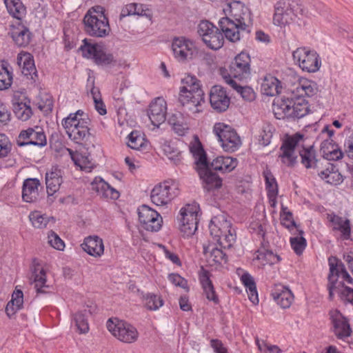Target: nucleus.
<instances>
[{
    "instance_id": "nucleus-1",
    "label": "nucleus",
    "mask_w": 353,
    "mask_h": 353,
    "mask_svg": "<svg viewBox=\"0 0 353 353\" xmlns=\"http://www.w3.org/2000/svg\"><path fill=\"white\" fill-rule=\"evenodd\" d=\"M230 17H222L219 21V29L208 21H201L198 25L197 32L206 46L212 50L220 49L225 38L231 42L240 40L243 32L251 23V13L248 7L240 1H233L228 5Z\"/></svg>"
},
{
    "instance_id": "nucleus-2",
    "label": "nucleus",
    "mask_w": 353,
    "mask_h": 353,
    "mask_svg": "<svg viewBox=\"0 0 353 353\" xmlns=\"http://www.w3.org/2000/svg\"><path fill=\"white\" fill-rule=\"evenodd\" d=\"M210 235L221 248L209 245L203 248V252L210 265L227 262V256L221 248L229 249L236 241V232L231 223L223 215L213 217L209 225Z\"/></svg>"
},
{
    "instance_id": "nucleus-3",
    "label": "nucleus",
    "mask_w": 353,
    "mask_h": 353,
    "mask_svg": "<svg viewBox=\"0 0 353 353\" xmlns=\"http://www.w3.org/2000/svg\"><path fill=\"white\" fill-rule=\"evenodd\" d=\"M180 88L179 101L187 110L192 114L202 112L201 106L204 103V92L201 88L199 81L192 75L185 77Z\"/></svg>"
},
{
    "instance_id": "nucleus-4",
    "label": "nucleus",
    "mask_w": 353,
    "mask_h": 353,
    "mask_svg": "<svg viewBox=\"0 0 353 353\" xmlns=\"http://www.w3.org/2000/svg\"><path fill=\"white\" fill-rule=\"evenodd\" d=\"M90 120L88 114L81 110L69 114L61 121V125L68 138L78 144L88 141L90 137Z\"/></svg>"
},
{
    "instance_id": "nucleus-5",
    "label": "nucleus",
    "mask_w": 353,
    "mask_h": 353,
    "mask_svg": "<svg viewBox=\"0 0 353 353\" xmlns=\"http://www.w3.org/2000/svg\"><path fill=\"white\" fill-rule=\"evenodd\" d=\"M101 6H94L88 10L83 17L85 31L91 37L103 38L111 31L108 18Z\"/></svg>"
},
{
    "instance_id": "nucleus-6",
    "label": "nucleus",
    "mask_w": 353,
    "mask_h": 353,
    "mask_svg": "<svg viewBox=\"0 0 353 353\" xmlns=\"http://www.w3.org/2000/svg\"><path fill=\"white\" fill-rule=\"evenodd\" d=\"M273 111L279 119H300L308 113L309 106L305 98L292 95L290 98L281 99L274 103Z\"/></svg>"
},
{
    "instance_id": "nucleus-7",
    "label": "nucleus",
    "mask_w": 353,
    "mask_h": 353,
    "mask_svg": "<svg viewBox=\"0 0 353 353\" xmlns=\"http://www.w3.org/2000/svg\"><path fill=\"white\" fill-rule=\"evenodd\" d=\"M303 8L296 0H280L274 6L273 23L285 27L292 23L299 14H302Z\"/></svg>"
},
{
    "instance_id": "nucleus-8",
    "label": "nucleus",
    "mask_w": 353,
    "mask_h": 353,
    "mask_svg": "<svg viewBox=\"0 0 353 353\" xmlns=\"http://www.w3.org/2000/svg\"><path fill=\"white\" fill-rule=\"evenodd\" d=\"M225 83L229 84V79L245 82L250 77V57L248 54L241 52L235 57L230 65L229 72H221Z\"/></svg>"
},
{
    "instance_id": "nucleus-9",
    "label": "nucleus",
    "mask_w": 353,
    "mask_h": 353,
    "mask_svg": "<svg viewBox=\"0 0 353 353\" xmlns=\"http://www.w3.org/2000/svg\"><path fill=\"white\" fill-rule=\"evenodd\" d=\"M172 50L174 59L181 63H186L196 59L199 54V49L194 41L185 37L173 38Z\"/></svg>"
},
{
    "instance_id": "nucleus-10",
    "label": "nucleus",
    "mask_w": 353,
    "mask_h": 353,
    "mask_svg": "<svg viewBox=\"0 0 353 353\" xmlns=\"http://www.w3.org/2000/svg\"><path fill=\"white\" fill-rule=\"evenodd\" d=\"M213 132L225 152L236 151L242 144L241 137L236 131L223 123H215L213 127Z\"/></svg>"
},
{
    "instance_id": "nucleus-11",
    "label": "nucleus",
    "mask_w": 353,
    "mask_h": 353,
    "mask_svg": "<svg viewBox=\"0 0 353 353\" xmlns=\"http://www.w3.org/2000/svg\"><path fill=\"white\" fill-rule=\"evenodd\" d=\"M108 331L123 343H132L139 336L135 327L126 321L118 319H109L106 323Z\"/></svg>"
},
{
    "instance_id": "nucleus-12",
    "label": "nucleus",
    "mask_w": 353,
    "mask_h": 353,
    "mask_svg": "<svg viewBox=\"0 0 353 353\" xmlns=\"http://www.w3.org/2000/svg\"><path fill=\"white\" fill-rule=\"evenodd\" d=\"M294 63L303 70L307 72H317L321 65L318 53L305 47L298 48L292 53Z\"/></svg>"
},
{
    "instance_id": "nucleus-13",
    "label": "nucleus",
    "mask_w": 353,
    "mask_h": 353,
    "mask_svg": "<svg viewBox=\"0 0 353 353\" xmlns=\"http://www.w3.org/2000/svg\"><path fill=\"white\" fill-rule=\"evenodd\" d=\"M83 45L80 48L84 57L92 58L99 65H109L116 63L114 55L101 43H90L88 39L83 41Z\"/></svg>"
},
{
    "instance_id": "nucleus-14",
    "label": "nucleus",
    "mask_w": 353,
    "mask_h": 353,
    "mask_svg": "<svg viewBox=\"0 0 353 353\" xmlns=\"http://www.w3.org/2000/svg\"><path fill=\"white\" fill-rule=\"evenodd\" d=\"M179 194L178 184L173 181H165L156 185L151 191L152 202L157 206H165Z\"/></svg>"
},
{
    "instance_id": "nucleus-15",
    "label": "nucleus",
    "mask_w": 353,
    "mask_h": 353,
    "mask_svg": "<svg viewBox=\"0 0 353 353\" xmlns=\"http://www.w3.org/2000/svg\"><path fill=\"white\" fill-rule=\"evenodd\" d=\"M304 144V137L300 133H296L288 137L281 146L279 158L283 163L288 166H294L296 163L297 148Z\"/></svg>"
},
{
    "instance_id": "nucleus-16",
    "label": "nucleus",
    "mask_w": 353,
    "mask_h": 353,
    "mask_svg": "<svg viewBox=\"0 0 353 353\" xmlns=\"http://www.w3.org/2000/svg\"><path fill=\"white\" fill-rule=\"evenodd\" d=\"M199 205L194 203L188 204L180 210V230L186 236L194 234L198 228Z\"/></svg>"
},
{
    "instance_id": "nucleus-17",
    "label": "nucleus",
    "mask_w": 353,
    "mask_h": 353,
    "mask_svg": "<svg viewBox=\"0 0 353 353\" xmlns=\"http://www.w3.org/2000/svg\"><path fill=\"white\" fill-rule=\"evenodd\" d=\"M322 134H327V138L321 143L320 152L324 159L328 161H338L343 158V152L341 148L336 144L332 137L334 132L330 128V126L325 125L321 131Z\"/></svg>"
},
{
    "instance_id": "nucleus-18",
    "label": "nucleus",
    "mask_w": 353,
    "mask_h": 353,
    "mask_svg": "<svg viewBox=\"0 0 353 353\" xmlns=\"http://www.w3.org/2000/svg\"><path fill=\"white\" fill-rule=\"evenodd\" d=\"M139 220L148 231L157 232L162 226V217L150 207L143 205L138 209Z\"/></svg>"
},
{
    "instance_id": "nucleus-19",
    "label": "nucleus",
    "mask_w": 353,
    "mask_h": 353,
    "mask_svg": "<svg viewBox=\"0 0 353 353\" xmlns=\"http://www.w3.org/2000/svg\"><path fill=\"white\" fill-rule=\"evenodd\" d=\"M17 144L19 147L28 145L43 147L47 144V140L43 129L36 126L22 130L17 137Z\"/></svg>"
},
{
    "instance_id": "nucleus-20",
    "label": "nucleus",
    "mask_w": 353,
    "mask_h": 353,
    "mask_svg": "<svg viewBox=\"0 0 353 353\" xmlns=\"http://www.w3.org/2000/svg\"><path fill=\"white\" fill-rule=\"evenodd\" d=\"M329 314L336 337L344 339L350 336L352 330L348 320L338 310H330Z\"/></svg>"
},
{
    "instance_id": "nucleus-21",
    "label": "nucleus",
    "mask_w": 353,
    "mask_h": 353,
    "mask_svg": "<svg viewBox=\"0 0 353 353\" xmlns=\"http://www.w3.org/2000/svg\"><path fill=\"white\" fill-rule=\"evenodd\" d=\"M327 219L329 222L328 226L332 231L340 232L341 237L343 240L350 239L352 228L350 219L340 216L334 212L327 214Z\"/></svg>"
},
{
    "instance_id": "nucleus-22",
    "label": "nucleus",
    "mask_w": 353,
    "mask_h": 353,
    "mask_svg": "<svg viewBox=\"0 0 353 353\" xmlns=\"http://www.w3.org/2000/svg\"><path fill=\"white\" fill-rule=\"evenodd\" d=\"M210 102L214 110L218 112H222L228 108L230 99L223 87L214 85L211 88L210 92Z\"/></svg>"
},
{
    "instance_id": "nucleus-23",
    "label": "nucleus",
    "mask_w": 353,
    "mask_h": 353,
    "mask_svg": "<svg viewBox=\"0 0 353 353\" xmlns=\"http://www.w3.org/2000/svg\"><path fill=\"white\" fill-rule=\"evenodd\" d=\"M167 104L162 97L152 101L148 111V117L154 126L159 127L165 120Z\"/></svg>"
},
{
    "instance_id": "nucleus-24",
    "label": "nucleus",
    "mask_w": 353,
    "mask_h": 353,
    "mask_svg": "<svg viewBox=\"0 0 353 353\" xmlns=\"http://www.w3.org/2000/svg\"><path fill=\"white\" fill-rule=\"evenodd\" d=\"M196 170L202 180L203 188L207 192L218 190L222 186V179L210 170L208 165L199 168Z\"/></svg>"
},
{
    "instance_id": "nucleus-25",
    "label": "nucleus",
    "mask_w": 353,
    "mask_h": 353,
    "mask_svg": "<svg viewBox=\"0 0 353 353\" xmlns=\"http://www.w3.org/2000/svg\"><path fill=\"white\" fill-rule=\"evenodd\" d=\"M330 274L328 281L336 283L338 278H341L347 283H352L353 279L345 270L344 265L339 262L336 257L330 256L328 259Z\"/></svg>"
},
{
    "instance_id": "nucleus-26",
    "label": "nucleus",
    "mask_w": 353,
    "mask_h": 353,
    "mask_svg": "<svg viewBox=\"0 0 353 353\" xmlns=\"http://www.w3.org/2000/svg\"><path fill=\"white\" fill-rule=\"evenodd\" d=\"M292 96L297 97H312L317 92L316 84L307 79H300L288 88Z\"/></svg>"
},
{
    "instance_id": "nucleus-27",
    "label": "nucleus",
    "mask_w": 353,
    "mask_h": 353,
    "mask_svg": "<svg viewBox=\"0 0 353 353\" xmlns=\"http://www.w3.org/2000/svg\"><path fill=\"white\" fill-rule=\"evenodd\" d=\"M271 296L276 303L283 309L290 307L294 301V294L288 287L276 284L271 292Z\"/></svg>"
},
{
    "instance_id": "nucleus-28",
    "label": "nucleus",
    "mask_w": 353,
    "mask_h": 353,
    "mask_svg": "<svg viewBox=\"0 0 353 353\" xmlns=\"http://www.w3.org/2000/svg\"><path fill=\"white\" fill-rule=\"evenodd\" d=\"M91 188L99 196L103 198L117 199L119 196V192L100 176L94 178L91 183Z\"/></svg>"
},
{
    "instance_id": "nucleus-29",
    "label": "nucleus",
    "mask_w": 353,
    "mask_h": 353,
    "mask_svg": "<svg viewBox=\"0 0 353 353\" xmlns=\"http://www.w3.org/2000/svg\"><path fill=\"white\" fill-rule=\"evenodd\" d=\"M81 248L86 253L95 258L101 257L104 253L103 241L98 236L85 237Z\"/></svg>"
},
{
    "instance_id": "nucleus-30",
    "label": "nucleus",
    "mask_w": 353,
    "mask_h": 353,
    "mask_svg": "<svg viewBox=\"0 0 353 353\" xmlns=\"http://www.w3.org/2000/svg\"><path fill=\"white\" fill-rule=\"evenodd\" d=\"M41 183L37 178H28L24 180L22 186V198L27 203L36 201L39 198V188Z\"/></svg>"
},
{
    "instance_id": "nucleus-31",
    "label": "nucleus",
    "mask_w": 353,
    "mask_h": 353,
    "mask_svg": "<svg viewBox=\"0 0 353 353\" xmlns=\"http://www.w3.org/2000/svg\"><path fill=\"white\" fill-rule=\"evenodd\" d=\"M62 183L63 173L61 170L52 168L50 172H46V184L48 197L59 190Z\"/></svg>"
},
{
    "instance_id": "nucleus-32",
    "label": "nucleus",
    "mask_w": 353,
    "mask_h": 353,
    "mask_svg": "<svg viewBox=\"0 0 353 353\" xmlns=\"http://www.w3.org/2000/svg\"><path fill=\"white\" fill-rule=\"evenodd\" d=\"M30 279L37 294L47 292L49 285L46 284V273L39 265L34 266Z\"/></svg>"
},
{
    "instance_id": "nucleus-33",
    "label": "nucleus",
    "mask_w": 353,
    "mask_h": 353,
    "mask_svg": "<svg viewBox=\"0 0 353 353\" xmlns=\"http://www.w3.org/2000/svg\"><path fill=\"white\" fill-rule=\"evenodd\" d=\"M199 280L206 299L212 301L214 304H218L219 303V296L210 279V273L206 270H203L200 274Z\"/></svg>"
},
{
    "instance_id": "nucleus-34",
    "label": "nucleus",
    "mask_w": 353,
    "mask_h": 353,
    "mask_svg": "<svg viewBox=\"0 0 353 353\" xmlns=\"http://www.w3.org/2000/svg\"><path fill=\"white\" fill-rule=\"evenodd\" d=\"M10 34L17 46L25 47L30 41L31 33L28 28L19 24L17 26H12Z\"/></svg>"
},
{
    "instance_id": "nucleus-35",
    "label": "nucleus",
    "mask_w": 353,
    "mask_h": 353,
    "mask_svg": "<svg viewBox=\"0 0 353 353\" xmlns=\"http://www.w3.org/2000/svg\"><path fill=\"white\" fill-rule=\"evenodd\" d=\"M168 123L179 136L185 135L189 130L186 118L179 112L174 113L170 117Z\"/></svg>"
},
{
    "instance_id": "nucleus-36",
    "label": "nucleus",
    "mask_w": 353,
    "mask_h": 353,
    "mask_svg": "<svg viewBox=\"0 0 353 353\" xmlns=\"http://www.w3.org/2000/svg\"><path fill=\"white\" fill-rule=\"evenodd\" d=\"M237 166V160L230 157L219 156L213 159L211 168L222 173L230 172Z\"/></svg>"
},
{
    "instance_id": "nucleus-37",
    "label": "nucleus",
    "mask_w": 353,
    "mask_h": 353,
    "mask_svg": "<svg viewBox=\"0 0 353 353\" xmlns=\"http://www.w3.org/2000/svg\"><path fill=\"white\" fill-rule=\"evenodd\" d=\"M261 92L267 96H275L281 92V82L271 74L265 75L261 83Z\"/></svg>"
},
{
    "instance_id": "nucleus-38",
    "label": "nucleus",
    "mask_w": 353,
    "mask_h": 353,
    "mask_svg": "<svg viewBox=\"0 0 353 353\" xmlns=\"http://www.w3.org/2000/svg\"><path fill=\"white\" fill-rule=\"evenodd\" d=\"M298 152L301 159V163L306 168H318L319 160L316 159V151L313 145H310L307 148L302 146L301 150H299Z\"/></svg>"
},
{
    "instance_id": "nucleus-39",
    "label": "nucleus",
    "mask_w": 353,
    "mask_h": 353,
    "mask_svg": "<svg viewBox=\"0 0 353 353\" xmlns=\"http://www.w3.org/2000/svg\"><path fill=\"white\" fill-rule=\"evenodd\" d=\"M327 164L326 169L319 172L318 175L329 184L334 185L341 184L343 181L342 175L333 164Z\"/></svg>"
},
{
    "instance_id": "nucleus-40",
    "label": "nucleus",
    "mask_w": 353,
    "mask_h": 353,
    "mask_svg": "<svg viewBox=\"0 0 353 353\" xmlns=\"http://www.w3.org/2000/svg\"><path fill=\"white\" fill-rule=\"evenodd\" d=\"M241 281L246 288L250 301L254 305L258 304V292L253 277L246 272L241 276Z\"/></svg>"
},
{
    "instance_id": "nucleus-41",
    "label": "nucleus",
    "mask_w": 353,
    "mask_h": 353,
    "mask_svg": "<svg viewBox=\"0 0 353 353\" xmlns=\"http://www.w3.org/2000/svg\"><path fill=\"white\" fill-rule=\"evenodd\" d=\"M17 63L22 68V72L28 76L35 72L33 57L28 52H21L17 56Z\"/></svg>"
},
{
    "instance_id": "nucleus-42",
    "label": "nucleus",
    "mask_w": 353,
    "mask_h": 353,
    "mask_svg": "<svg viewBox=\"0 0 353 353\" xmlns=\"http://www.w3.org/2000/svg\"><path fill=\"white\" fill-rule=\"evenodd\" d=\"M12 68L6 61L0 62V90L8 89L12 83Z\"/></svg>"
},
{
    "instance_id": "nucleus-43",
    "label": "nucleus",
    "mask_w": 353,
    "mask_h": 353,
    "mask_svg": "<svg viewBox=\"0 0 353 353\" xmlns=\"http://www.w3.org/2000/svg\"><path fill=\"white\" fill-rule=\"evenodd\" d=\"M161 149L163 154L174 164H178L181 161V152L174 143L164 141L161 144Z\"/></svg>"
},
{
    "instance_id": "nucleus-44",
    "label": "nucleus",
    "mask_w": 353,
    "mask_h": 353,
    "mask_svg": "<svg viewBox=\"0 0 353 353\" xmlns=\"http://www.w3.org/2000/svg\"><path fill=\"white\" fill-rule=\"evenodd\" d=\"M243 82L236 81V80L229 79V85L239 93L241 97L248 101H252L255 99V92L253 89L249 86L243 85Z\"/></svg>"
},
{
    "instance_id": "nucleus-45",
    "label": "nucleus",
    "mask_w": 353,
    "mask_h": 353,
    "mask_svg": "<svg viewBox=\"0 0 353 353\" xmlns=\"http://www.w3.org/2000/svg\"><path fill=\"white\" fill-rule=\"evenodd\" d=\"M8 12L14 18L21 19L26 9L20 0H3Z\"/></svg>"
},
{
    "instance_id": "nucleus-46",
    "label": "nucleus",
    "mask_w": 353,
    "mask_h": 353,
    "mask_svg": "<svg viewBox=\"0 0 353 353\" xmlns=\"http://www.w3.org/2000/svg\"><path fill=\"white\" fill-rule=\"evenodd\" d=\"M190 151L194 159L196 170L208 165L205 152L199 142L190 145Z\"/></svg>"
},
{
    "instance_id": "nucleus-47",
    "label": "nucleus",
    "mask_w": 353,
    "mask_h": 353,
    "mask_svg": "<svg viewBox=\"0 0 353 353\" xmlns=\"http://www.w3.org/2000/svg\"><path fill=\"white\" fill-rule=\"evenodd\" d=\"M12 108L15 116L23 121L28 120L32 113L30 106L22 101H14Z\"/></svg>"
},
{
    "instance_id": "nucleus-48",
    "label": "nucleus",
    "mask_w": 353,
    "mask_h": 353,
    "mask_svg": "<svg viewBox=\"0 0 353 353\" xmlns=\"http://www.w3.org/2000/svg\"><path fill=\"white\" fill-rule=\"evenodd\" d=\"M145 307L150 310H157L163 305V301L160 296L148 293L144 296Z\"/></svg>"
},
{
    "instance_id": "nucleus-49",
    "label": "nucleus",
    "mask_w": 353,
    "mask_h": 353,
    "mask_svg": "<svg viewBox=\"0 0 353 353\" xmlns=\"http://www.w3.org/2000/svg\"><path fill=\"white\" fill-rule=\"evenodd\" d=\"M86 311L77 312L74 315L75 325L80 334H85L89 331V325L85 316Z\"/></svg>"
},
{
    "instance_id": "nucleus-50",
    "label": "nucleus",
    "mask_w": 353,
    "mask_h": 353,
    "mask_svg": "<svg viewBox=\"0 0 353 353\" xmlns=\"http://www.w3.org/2000/svg\"><path fill=\"white\" fill-rule=\"evenodd\" d=\"M265 182V188L268 194H278V185L276 179L269 169H266L263 172Z\"/></svg>"
},
{
    "instance_id": "nucleus-51",
    "label": "nucleus",
    "mask_w": 353,
    "mask_h": 353,
    "mask_svg": "<svg viewBox=\"0 0 353 353\" xmlns=\"http://www.w3.org/2000/svg\"><path fill=\"white\" fill-rule=\"evenodd\" d=\"M303 231H299L300 236H296L290 238V244L294 252L300 255L305 249L307 243L305 239L303 236Z\"/></svg>"
},
{
    "instance_id": "nucleus-52",
    "label": "nucleus",
    "mask_w": 353,
    "mask_h": 353,
    "mask_svg": "<svg viewBox=\"0 0 353 353\" xmlns=\"http://www.w3.org/2000/svg\"><path fill=\"white\" fill-rule=\"evenodd\" d=\"M32 225L39 229L44 228L48 225L50 218L39 212H31L29 215Z\"/></svg>"
},
{
    "instance_id": "nucleus-53",
    "label": "nucleus",
    "mask_w": 353,
    "mask_h": 353,
    "mask_svg": "<svg viewBox=\"0 0 353 353\" xmlns=\"http://www.w3.org/2000/svg\"><path fill=\"white\" fill-rule=\"evenodd\" d=\"M273 135V127L270 125L263 126L259 135V142L263 146L270 144Z\"/></svg>"
},
{
    "instance_id": "nucleus-54",
    "label": "nucleus",
    "mask_w": 353,
    "mask_h": 353,
    "mask_svg": "<svg viewBox=\"0 0 353 353\" xmlns=\"http://www.w3.org/2000/svg\"><path fill=\"white\" fill-rule=\"evenodd\" d=\"M48 242L51 247L58 250H63L65 248L64 241L53 231L48 233Z\"/></svg>"
},
{
    "instance_id": "nucleus-55",
    "label": "nucleus",
    "mask_w": 353,
    "mask_h": 353,
    "mask_svg": "<svg viewBox=\"0 0 353 353\" xmlns=\"http://www.w3.org/2000/svg\"><path fill=\"white\" fill-rule=\"evenodd\" d=\"M12 149V144L7 136L0 134V158H4L8 155Z\"/></svg>"
},
{
    "instance_id": "nucleus-56",
    "label": "nucleus",
    "mask_w": 353,
    "mask_h": 353,
    "mask_svg": "<svg viewBox=\"0 0 353 353\" xmlns=\"http://www.w3.org/2000/svg\"><path fill=\"white\" fill-rule=\"evenodd\" d=\"M143 145V139L138 135L137 131L132 132L128 135V145L134 150H139Z\"/></svg>"
},
{
    "instance_id": "nucleus-57",
    "label": "nucleus",
    "mask_w": 353,
    "mask_h": 353,
    "mask_svg": "<svg viewBox=\"0 0 353 353\" xmlns=\"http://www.w3.org/2000/svg\"><path fill=\"white\" fill-rule=\"evenodd\" d=\"M281 219L282 225L288 229L290 230L296 226L290 211H288L285 214H281Z\"/></svg>"
},
{
    "instance_id": "nucleus-58",
    "label": "nucleus",
    "mask_w": 353,
    "mask_h": 353,
    "mask_svg": "<svg viewBox=\"0 0 353 353\" xmlns=\"http://www.w3.org/2000/svg\"><path fill=\"white\" fill-rule=\"evenodd\" d=\"M134 15L145 17L150 19L152 17V13L148 6L144 4L136 3Z\"/></svg>"
},
{
    "instance_id": "nucleus-59",
    "label": "nucleus",
    "mask_w": 353,
    "mask_h": 353,
    "mask_svg": "<svg viewBox=\"0 0 353 353\" xmlns=\"http://www.w3.org/2000/svg\"><path fill=\"white\" fill-rule=\"evenodd\" d=\"M10 302L17 306V309H21L23 303V294L21 290H15L12 295Z\"/></svg>"
},
{
    "instance_id": "nucleus-60",
    "label": "nucleus",
    "mask_w": 353,
    "mask_h": 353,
    "mask_svg": "<svg viewBox=\"0 0 353 353\" xmlns=\"http://www.w3.org/2000/svg\"><path fill=\"white\" fill-rule=\"evenodd\" d=\"M169 281L176 286L181 287L183 289L187 288V281L178 274H170L168 276Z\"/></svg>"
},
{
    "instance_id": "nucleus-61",
    "label": "nucleus",
    "mask_w": 353,
    "mask_h": 353,
    "mask_svg": "<svg viewBox=\"0 0 353 353\" xmlns=\"http://www.w3.org/2000/svg\"><path fill=\"white\" fill-rule=\"evenodd\" d=\"M10 112L6 105L0 101V123L6 125L10 121Z\"/></svg>"
},
{
    "instance_id": "nucleus-62",
    "label": "nucleus",
    "mask_w": 353,
    "mask_h": 353,
    "mask_svg": "<svg viewBox=\"0 0 353 353\" xmlns=\"http://www.w3.org/2000/svg\"><path fill=\"white\" fill-rule=\"evenodd\" d=\"M136 10V3H132L125 5L121 9L119 19L122 20L123 18L128 16L134 15V12Z\"/></svg>"
},
{
    "instance_id": "nucleus-63",
    "label": "nucleus",
    "mask_w": 353,
    "mask_h": 353,
    "mask_svg": "<svg viewBox=\"0 0 353 353\" xmlns=\"http://www.w3.org/2000/svg\"><path fill=\"white\" fill-rule=\"evenodd\" d=\"M344 148L347 156L353 159V132L346 139Z\"/></svg>"
},
{
    "instance_id": "nucleus-64",
    "label": "nucleus",
    "mask_w": 353,
    "mask_h": 353,
    "mask_svg": "<svg viewBox=\"0 0 353 353\" xmlns=\"http://www.w3.org/2000/svg\"><path fill=\"white\" fill-rule=\"evenodd\" d=\"M341 294L343 299L353 305V288L344 287Z\"/></svg>"
}]
</instances>
